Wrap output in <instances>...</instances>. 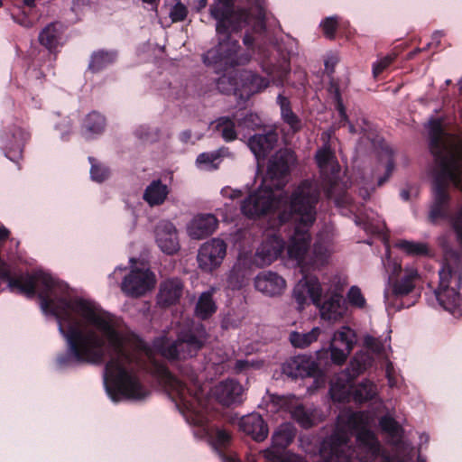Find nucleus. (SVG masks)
I'll return each instance as SVG.
<instances>
[{
    "mask_svg": "<svg viewBox=\"0 0 462 462\" xmlns=\"http://www.w3.org/2000/svg\"><path fill=\"white\" fill-rule=\"evenodd\" d=\"M41 307L53 314L59 329L67 338L75 359L100 364L106 356V343L111 352L106 365V375L118 391L129 399L141 400L148 392L135 375L134 366L143 356L152 358V351L116 316L87 300H54L40 293Z\"/></svg>",
    "mask_w": 462,
    "mask_h": 462,
    "instance_id": "nucleus-1",
    "label": "nucleus"
},
{
    "mask_svg": "<svg viewBox=\"0 0 462 462\" xmlns=\"http://www.w3.org/2000/svg\"><path fill=\"white\" fill-rule=\"evenodd\" d=\"M295 163L296 156L291 150L278 151L269 162L262 186L243 201L241 210L249 217L278 212L282 224L291 220L295 227L287 254L298 264H302L310 246L309 229L316 218L315 206L319 190L315 182L304 180L294 189L290 198L283 193L282 189L287 183L290 168Z\"/></svg>",
    "mask_w": 462,
    "mask_h": 462,
    "instance_id": "nucleus-2",
    "label": "nucleus"
},
{
    "mask_svg": "<svg viewBox=\"0 0 462 462\" xmlns=\"http://www.w3.org/2000/svg\"><path fill=\"white\" fill-rule=\"evenodd\" d=\"M210 14L217 21L216 30L219 43L216 49L204 55V62L208 65H225L232 69L217 79V88L223 93L234 92L246 98L266 88L269 85L267 79L252 71L234 69L248 63L251 60V53L238 54V42L230 38L231 32H238L249 23V14L243 9L232 10L226 2L211 6Z\"/></svg>",
    "mask_w": 462,
    "mask_h": 462,
    "instance_id": "nucleus-3",
    "label": "nucleus"
},
{
    "mask_svg": "<svg viewBox=\"0 0 462 462\" xmlns=\"http://www.w3.org/2000/svg\"><path fill=\"white\" fill-rule=\"evenodd\" d=\"M371 421L365 412L341 414L335 432L322 442L314 462H368L379 456L383 462H402L399 457L381 453L378 439L366 429Z\"/></svg>",
    "mask_w": 462,
    "mask_h": 462,
    "instance_id": "nucleus-4",
    "label": "nucleus"
},
{
    "mask_svg": "<svg viewBox=\"0 0 462 462\" xmlns=\"http://www.w3.org/2000/svg\"><path fill=\"white\" fill-rule=\"evenodd\" d=\"M430 151L435 158L433 169V201L429 218L432 223L446 219L448 215V188L462 190V138L444 132L440 120L428 125Z\"/></svg>",
    "mask_w": 462,
    "mask_h": 462,
    "instance_id": "nucleus-5",
    "label": "nucleus"
},
{
    "mask_svg": "<svg viewBox=\"0 0 462 462\" xmlns=\"http://www.w3.org/2000/svg\"><path fill=\"white\" fill-rule=\"evenodd\" d=\"M207 339L203 328L197 329L196 333L187 332L179 335L178 339L170 343L162 337L154 341L155 351L168 359H185L191 357L202 347Z\"/></svg>",
    "mask_w": 462,
    "mask_h": 462,
    "instance_id": "nucleus-6",
    "label": "nucleus"
},
{
    "mask_svg": "<svg viewBox=\"0 0 462 462\" xmlns=\"http://www.w3.org/2000/svg\"><path fill=\"white\" fill-rule=\"evenodd\" d=\"M0 277L9 280V287L11 290H16L18 292L27 297H32L35 293L37 285H42L47 290H52L55 281L47 273H40L38 275H22L16 279H10V270L7 264H0Z\"/></svg>",
    "mask_w": 462,
    "mask_h": 462,
    "instance_id": "nucleus-7",
    "label": "nucleus"
},
{
    "mask_svg": "<svg viewBox=\"0 0 462 462\" xmlns=\"http://www.w3.org/2000/svg\"><path fill=\"white\" fill-rule=\"evenodd\" d=\"M350 388L348 383H341L339 380L333 381L330 387L332 399L337 402L347 401L351 396ZM376 394V385L365 380L355 387L352 392V398L356 402H364L373 399Z\"/></svg>",
    "mask_w": 462,
    "mask_h": 462,
    "instance_id": "nucleus-8",
    "label": "nucleus"
},
{
    "mask_svg": "<svg viewBox=\"0 0 462 462\" xmlns=\"http://www.w3.org/2000/svg\"><path fill=\"white\" fill-rule=\"evenodd\" d=\"M156 276L148 268H136L125 277L122 291L132 297H141L153 290Z\"/></svg>",
    "mask_w": 462,
    "mask_h": 462,
    "instance_id": "nucleus-9",
    "label": "nucleus"
},
{
    "mask_svg": "<svg viewBox=\"0 0 462 462\" xmlns=\"http://www.w3.org/2000/svg\"><path fill=\"white\" fill-rule=\"evenodd\" d=\"M420 280L418 270L414 267H405L403 275L393 279L390 277L388 286L384 291V300L387 305L394 306V300L410 294Z\"/></svg>",
    "mask_w": 462,
    "mask_h": 462,
    "instance_id": "nucleus-10",
    "label": "nucleus"
},
{
    "mask_svg": "<svg viewBox=\"0 0 462 462\" xmlns=\"http://www.w3.org/2000/svg\"><path fill=\"white\" fill-rule=\"evenodd\" d=\"M226 254V244L220 238H213L204 243L198 253L199 267L206 273H212L223 263Z\"/></svg>",
    "mask_w": 462,
    "mask_h": 462,
    "instance_id": "nucleus-11",
    "label": "nucleus"
},
{
    "mask_svg": "<svg viewBox=\"0 0 462 462\" xmlns=\"http://www.w3.org/2000/svg\"><path fill=\"white\" fill-rule=\"evenodd\" d=\"M356 342V332L349 327H341L334 332L329 345L331 360L341 365L347 359Z\"/></svg>",
    "mask_w": 462,
    "mask_h": 462,
    "instance_id": "nucleus-12",
    "label": "nucleus"
},
{
    "mask_svg": "<svg viewBox=\"0 0 462 462\" xmlns=\"http://www.w3.org/2000/svg\"><path fill=\"white\" fill-rule=\"evenodd\" d=\"M343 291V285L337 281L335 285L334 291L330 296L327 298L322 303L319 301V305H316L319 310L320 318L326 321L336 323L343 319L347 313V306L341 291Z\"/></svg>",
    "mask_w": 462,
    "mask_h": 462,
    "instance_id": "nucleus-13",
    "label": "nucleus"
},
{
    "mask_svg": "<svg viewBox=\"0 0 462 462\" xmlns=\"http://www.w3.org/2000/svg\"><path fill=\"white\" fill-rule=\"evenodd\" d=\"M322 294V288L317 278L303 277L293 289V298L298 304V310H301L311 301L319 305Z\"/></svg>",
    "mask_w": 462,
    "mask_h": 462,
    "instance_id": "nucleus-14",
    "label": "nucleus"
},
{
    "mask_svg": "<svg viewBox=\"0 0 462 462\" xmlns=\"http://www.w3.org/2000/svg\"><path fill=\"white\" fill-rule=\"evenodd\" d=\"M284 249L283 240L277 235H269L258 247L254 261L260 266L269 265Z\"/></svg>",
    "mask_w": 462,
    "mask_h": 462,
    "instance_id": "nucleus-15",
    "label": "nucleus"
},
{
    "mask_svg": "<svg viewBox=\"0 0 462 462\" xmlns=\"http://www.w3.org/2000/svg\"><path fill=\"white\" fill-rule=\"evenodd\" d=\"M218 220L212 214L195 216L187 227L188 235L193 239H203L212 235L217 228Z\"/></svg>",
    "mask_w": 462,
    "mask_h": 462,
    "instance_id": "nucleus-16",
    "label": "nucleus"
},
{
    "mask_svg": "<svg viewBox=\"0 0 462 462\" xmlns=\"http://www.w3.org/2000/svg\"><path fill=\"white\" fill-rule=\"evenodd\" d=\"M156 243L161 250L168 254H173L180 249L177 230L172 223L162 222L155 230Z\"/></svg>",
    "mask_w": 462,
    "mask_h": 462,
    "instance_id": "nucleus-17",
    "label": "nucleus"
},
{
    "mask_svg": "<svg viewBox=\"0 0 462 462\" xmlns=\"http://www.w3.org/2000/svg\"><path fill=\"white\" fill-rule=\"evenodd\" d=\"M243 392L242 385L235 380L223 381L212 390L214 397L224 406L240 402Z\"/></svg>",
    "mask_w": 462,
    "mask_h": 462,
    "instance_id": "nucleus-18",
    "label": "nucleus"
},
{
    "mask_svg": "<svg viewBox=\"0 0 462 462\" xmlns=\"http://www.w3.org/2000/svg\"><path fill=\"white\" fill-rule=\"evenodd\" d=\"M254 287L265 295L277 296L284 291L286 282L276 273L262 272L254 279Z\"/></svg>",
    "mask_w": 462,
    "mask_h": 462,
    "instance_id": "nucleus-19",
    "label": "nucleus"
},
{
    "mask_svg": "<svg viewBox=\"0 0 462 462\" xmlns=\"http://www.w3.org/2000/svg\"><path fill=\"white\" fill-rule=\"evenodd\" d=\"M184 291L183 282L178 278H171L160 284L157 296L158 304L163 307L174 305L179 302Z\"/></svg>",
    "mask_w": 462,
    "mask_h": 462,
    "instance_id": "nucleus-20",
    "label": "nucleus"
},
{
    "mask_svg": "<svg viewBox=\"0 0 462 462\" xmlns=\"http://www.w3.org/2000/svg\"><path fill=\"white\" fill-rule=\"evenodd\" d=\"M239 427L246 435L252 437L255 441H263L268 436V426L262 416L257 413H251L241 418Z\"/></svg>",
    "mask_w": 462,
    "mask_h": 462,
    "instance_id": "nucleus-21",
    "label": "nucleus"
},
{
    "mask_svg": "<svg viewBox=\"0 0 462 462\" xmlns=\"http://www.w3.org/2000/svg\"><path fill=\"white\" fill-rule=\"evenodd\" d=\"M321 174L329 181H333L339 171V165L333 151L328 144L318 150L315 156Z\"/></svg>",
    "mask_w": 462,
    "mask_h": 462,
    "instance_id": "nucleus-22",
    "label": "nucleus"
},
{
    "mask_svg": "<svg viewBox=\"0 0 462 462\" xmlns=\"http://www.w3.org/2000/svg\"><path fill=\"white\" fill-rule=\"evenodd\" d=\"M278 142V134L274 132H269L265 134H255L248 141L250 150L255 155L257 160L263 159L267 153L272 151Z\"/></svg>",
    "mask_w": 462,
    "mask_h": 462,
    "instance_id": "nucleus-23",
    "label": "nucleus"
},
{
    "mask_svg": "<svg viewBox=\"0 0 462 462\" xmlns=\"http://www.w3.org/2000/svg\"><path fill=\"white\" fill-rule=\"evenodd\" d=\"M64 26L59 22L47 24L39 33V42L50 51L55 50L60 43Z\"/></svg>",
    "mask_w": 462,
    "mask_h": 462,
    "instance_id": "nucleus-24",
    "label": "nucleus"
},
{
    "mask_svg": "<svg viewBox=\"0 0 462 462\" xmlns=\"http://www.w3.org/2000/svg\"><path fill=\"white\" fill-rule=\"evenodd\" d=\"M281 406L289 411L292 416L302 427L310 428L312 426L310 416L304 410L299 399L295 396H284L281 398Z\"/></svg>",
    "mask_w": 462,
    "mask_h": 462,
    "instance_id": "nucleus-25",
    "label": "nucleus"
},
{
    "mask_svg": "<svg viewBox=\"0 0 462 462\" xmlns=\"http://www.w3.org/2000/svg\"><path fill=\"white\" fill-rule=\"evenodd\" d=\"M288 374L293 377H305L312 375L316 369L317 365L308 356H299L291 359L287 365Z\"/></svg>",
    "mask_w": 462,
    "mask_h": 462,
    "instance_id": "nucleus-26",
    "label": "nucleus"
},
{
    "mask_svg": "<svg viewBox=\"0 0 462 462\" xmlns=\"http://www.w3.org/2000/svg\"><path fill=\"white\" fill-rule=\"evenodd\" d=\"M215 291L216 289L211 288L209 291L202 292L199 297L195 308V314L198 318L206 319L216 312L217 305L212 298Z\"/></svg>",
    "mask_w": 462,
    "mask_h": 462,
    "instance_id": "nucleus-27",
    "label": "nucleus"
},
{
    "mask_svg": "<svg viewBox=\"0 0 462 462\" xmlns=\"http://www.w3.org/2000/svg\"><path fill=\"white\" fill-rule=\"evenodd\" d=\"M295 437V429L290 423H283L279 426L273 434V446L270 448H285L293 440Z\"/></svg>",
    "mask_w": 462,
    "mask_h": 462,
    "instance_id": "nucleus-28",
    "label": "nucleus"
},
{
    "mask_svg": "<svg viewBox=\"0 0 462 462\" xmlns=\"http://www.w3.org/2000/svg\"><path fill=\"white\" fill-rule=\"evenodd\" d=\"M168 188L160 180L152 181L145 189L143 199L150 205H161L166 199Z\"/></svg>",
    "mask_w": 462,
    "mask_h": 462,
    "instance_id": "nucleus-29",
    "label": "nucleus"
},
{
    "mask_svg": "<svg viewBox=\"0 0 462 462\" xmlns=\"http://www.w3.org/2000/svg\"><path fill=\"white\" fill-rule=\"evenodd\" d=\"M321 334V328H313L307 333L291 332L290 334V341L295 347L304 348L316 342Z\"/></svg>",
    "mask_w": 462,
    "mask_h": 462,
    "instance_id": "nucleus-30",
    "label": "nucleus"
},
{
    "mask_svg": "<svg viewBox=\"0 0 462 462\" xmlns=\"http://www.w3.org/2000/svg\"><path fill=\"white\" fill-rule=\"evenodd\" d=\"M277 101L281 106L282 117L283 121L290 125L293 132H298L301 127V124L298 116L291 109L288 98L279 95Z\"/></svg>",
    "mask_w": 462,
    "mask_h": 462,
    "instance_id": "nucleus-31",
    "label": "nucleus"
},
{
    "mask_svg": "<svg viewBox=\"0 0 462 462\" xmlns=\"http://www.w3.org/2000/svg\"><path fill=\"white\" fill-rule=\"evenodd\" d=\"M396 246L411 256H426L430 254L429 245L424 242L401 240Z\"/></svg>",
    "mask_w": 462,
    "mask_h": 462,
    "instance_id": "nucleus-32",
    "label": "nucleus"
},
{
    "mask_svg": "<svg viewBox=\"0 0 462 462\" xmlns=\"http://www.w3.org/2000/svg\"><path fill=\"white\" fill-rule=\"evenodd\" d=\"M116 55L115 52L99 51L92 55L89 63V69L94 71H99L116 60Z\"/></svg>",
    "mask_w": 462,
    "mask_h": 462,
    "instance_id": "nucleus-33",
    "label": "nucleus"
},
{
    "mask_svg": "<svg viewBox=\"0 0 462 462\" xmlns=\"http://www.w3.org/2000/svg\"><path fill=\"white\" fill-rule=\"evenodd\" d=\"M263 456L267 462H305V460L293 453H281L273 448H267L263 451Z\"/></svg>",
    "mask_w": 462,
    "mask_h": 462,
    "instance_id": "nucleus-34",
    "label": "nucleus"
},
{
    "mask_svg": "<svg viewBox=\"0 0 462 462\" xmlns=\"http://www.w3.org/2000/svg\"><path fill=\"white\" fill-rule=\"evenodd\" d=\"M216 130L226 142L234 141L236 138L235 122L229 117H220L216 121Z\"/></svg>",
    "mask_w": 462,
    "mask_h": 462,
    "instance_id": "nucleus-35",
    "label": "nucleus"
},
{
    "mask_svg": "<svg viewBox=\"0 0 462 462\" xmlns=\"http://www.w3.org/2000/svg\"><path fill=\"white\" fill-rule=\"evenodd\" d=\"M380 426L382 430L389 435L393 443L400 440L402 430L394 419L388 416L383 417L380 420Z\"/></svg>",
    "mask_w": 462,
    "mask_h": 462,
    "instance_id": "nucleus-36",
    "label": "nucleus"
},
{
    "mask_svg": "<svg viewBox=\"0 0 462 462\" xmlns=\"http://www.w3.org/2000/svg\"><path fill=\"white\" fill-rule=\"evenodd\" d=\"M221 158V154L218 151L211 152H202L196 160L197 164L206 170H216L218 167V163Z\"/></svg>",
    "mask_w": 462,
    "mask_h": 462,
    "instance_id": "nucleus-37",
    "label": "nucleus"
},
{
    "mask_svg": "<svg viewBox=\"0 0 462 462\" xmlns=\"http://www.w3.org/2000/svg\"><path fill=\"white\" fill-rule=\"evenodd\" d=\"M373 358L365 353L356 354L350 365L353 371V375H358L372 365Z\"/></svg>",
    "mask_w": 462,
    "mask_h": 462,
    "instance_id": "nucleus-38",
    "label": "nucleus"
},
{
    "mask_svg": "<svg viewBox=\"0 0 462 462\" xmlns=\"http://www.w3.org/2000/svg\"><path fill=\"white\" fill-rule=\"evenodd\" d=\"M105 126L104 117L97 113H90L85 121V127L91 133H100Z\"/></svg>",
    "mask_w": 462,
    "mask_h": 462,
    "instance_id": "nucleus-39",
    "label": "nucleus"
},
{
    "mask_svg": "<svg viewBox=\"0 0 462 462\" xmlns=\"http://www.w3.org/2000/svg\"><path fill=\"white\" fill-rule=\"evenodd\" d=\"M164 377H165V383L169 385V387L176 391L178 395L181 399H185L186 393L189 392L186 385L178 378L173 376L171 374H170L168 371H164Z\"/></svg>",
    "mask_w": 462,
    "mask_h": 462,
    "instance_id": "nucleus-40",
    "label": "nucleus"
},
{
    "mask_svg": "<svg viewBox=\"0 0 462 462\" xmlns=\"http://www.w3.org/2000/svg\"><path fill=\"white\" fill-rule=\"evenodd\" d=\"M347 300L353 307L363 309L366 305V300L357 286H352L347 292Z\"/></svg>",
    "mask_w": 462,
    "mask_h": 462,
    "instance_id": "nucleus-41",
    "label": "nucleus"
},
{
    "mask_svg": "<svg viewBox=\"0 0 462 462\" xmlns=\"http://www.w3.org/2000/svg\"><path fill=\"white\" fill-rule=\"evenodd\" d=\"M364 346L376 355H382L385 351L384 343L370 335L364 337Z\"/></svg>",
    "mask_w": 462,
    "mask_h": 462,
    "instance_id": "nucleus-42",
    "label": "nucleus"
},
{
    "mask_svg": "<svg viewBox=\"0 0 462 462\" xmlns=\"http://www.w3.org/2000/svg\"><path fill=\"white\" fill-rule=\"evenodd\" d=\"M337 23V19L335 16L328 17L321 23L320 26L327 38H334Z\"/></svg>",
    "mask_w": 462,
    "mask_h": 462,
    "instance_id": "nucleus-43",
    "label": "nucleus"
},
{
    "mask_svg": "<svg viewBox=\"0 0 462 462\" xmlns=\"http://www.w3.org/2000/svg\"><path fill=\"white\" fill-rule=\"evenodd\" d=\"M395 59L394 54H389L379 60H377L373 65V74L374 77H378L379 74H381Z\"/></svg>",
    "mask_w": 462,
    "mask_h": 462,
    "instance_id": "nucleus-44",
    "label": "nucleus"
},
{
    "mask_svg": "<svg viewBox=\"0 0 462 462\" xmlns=\"http://www.w3.org/2000/svg\"><path fill=\"white\" fill-rule=\"evenodd\" d=\"M188 14V10L184 5L181 3H177L170 12V17L172 22H180L183 21Z\"/></svg>",
    "mask_w": 462,
    "mask_h": 462,
    "instance_id": "nucleus-45",
    "label": "nucleus"
},
{
    "mask_svg": "<svg viewBox=\"0 0 462 462\" xmlns=\"http://www.w3.org/2000/svg\"><path fill=\"white\" fill-rule=\"evenodd\" d=\"M91 163L92 166L90 173L92 179L97 181H103L108 176L107 170L101 165L93 163V160H91Z\"/></svg>",
    "mask_w": 462,
    "mask_h": 462,
    "instance_id": "nucleus-46",
    "label": "nucleus"
},
{
    "mask_svg": "<svg viewBox=\"0 0 462 462\" xmlns=\"http://www.w3.org/2000/svg\"><path fill=\"white\" fill-rule=\"evenodd\" d=\"M231 435L226 430H217L215 434V442L219 447H225L229 443Z\"/></svg>",
    "mask_w": 462,
    "mask_h": 462,
    "instance_id": "nucleus-47",
    "label": "nucleus"
},
{
    "mask_svg": "<svg viewBox=\"0 0 462 462\" xmlns=\"http://www.w3.org/2000/svg\"><path fill=\"white\" fill-rule=\"evenodd\" d=\"M314 253H315V263H322L325 260V257L329 254V250L328 248H322L319 245L314 246Z\"/></svg>",
    "mask_w": 462,
    "mask_h": 462,
    "instance_id": "nucleus-48",
    "label": "nucleus"
},
{
    "mask_svg": "<svg viewBox=\"0 0 462 462\" xmlns=\"http://www.w3.org/2000/svg\"><path fill=\"white\" fill-rule=\"evenodd\" d=\"M234 369L236 373H242L249 370V359L236 360L234 365Z\"/></svg>",
    "mask_w": 462,
    "mask_h": 462,
    "instance_id": "nucleus-49",
    "label": "nucleus"
},
{
    "mask_svg": "<svg viewBox=\"0 0 462 462\" xmlns=\"http://www.w3.org/2000/svg\"><path fill=\"white\" fill-rule=\"evenodd\" d=\"M222 195L231 199H236L241 197V191L232 189L230 188H225L222 189Z\"/></svg>",
    "mask_w": 462,
    "mask_h": 462,
    "instance_id": "nucleus-50",
    "label": "nucleus"
},
{
    "mask_svg": "<svg viewBox=\"0 0 462 462\" xmlns=\"http://www.w3.org/2000/svg\"><path fill=\"white\" fill-rule=\"evenodd\" d=\"M385 166L387 169V171L390 173L393 170V154L391 151H385Z\"/></svg>",
    "mask_w": 462,
    "mask_h": 462,
    "instance_id": "nucleus-51",
    "label": "nucleus"
},
{
    "mask_svg": "<svg viewBox=\"0 0 462 462\" xmlns=\"http://www.w3.org/2000/svg\"><path fill=\"white\" fill-rule=\"evenodd\" d=\"M264 365V362L260 359H249V369H259L263 367Z\"/></svg>",
    "mask_w": 462,
    "mask_h": 462,
    "instance_id": "nucleus-52",
    "label": "nucleus"
},
{
    "mask_svg": "<svg viewBox=\"0 0 462 462\" xmlns=\"http://www.w3.org/2000/svg\"><path fill=\"white\" fill-rule=\"evenodd\" d=\"M10 235V232L5 226H0V243L6 240Z\"/></svg>",
    "mask_w": 462,
    "mask_h": 462,
    "instance_id": "nucleus-53",
    "label": "nucleus"
},
{
    "mask_svg": "<svg viewBox=\"0 0 462 462\" xmlns=\"http://www.w3.org/2000/svg\"><path fill=\"white\" fill-rule=\"evenodd\" d=\"M336 63V60H333L330 63L329 60H327L325 63L326 70H328L329 73H332L334 71V65Z\"/></svg>",
    "mask_w": 462,
    "mask_h": 462,
    "instance_id": "nucleus-54",
    "label": "nucleus"
},
{
    "mask_svg": "<svg viewBox=\"0 0 462 462\" xmlns=\"http://www.w3.org/2000/svg\"><path fill=\"white\" fill-rule=\"evenodd\" d=\"M338 110H339V114L341 116L342 118L346 119V111H345V108L342 105V103H338Z\"/></svg>",
    "mask_w": 462,
    "mask_h": 462,
    "instance_id": "nucleus-55",
    "label": "nucleus"
},
{
    "mask_svg": "<svg viewBox=\"0 0 462 462\" xmlns=\"http://www.w3.org/2000/svg\"><path fill=\"white\" fill-rule=\"evenodd\" d=\"M225 462H241L236 456H229L225 457Z\"/></svg>",
    "mask_w": 462,
    "mask_h": 462,
    "instance_id": "nucleus-56",
    "label": "nucleus"
},
{
    "mask_svg": "<svg viewBox=\"0 0 462 462\" xmlns=\"http://www.w3.org/2000/svg\"><path fill=\"white\" fill-rule=\"evenodd\" d=\"M24 5L26 6H33L34 5V0H20Z\"/></svg>",
    "mask_w": 462,
    "mask_h": 462,
    "instance_id": "nucleus-57",
    "label": "nucleus"
},
{
    "mask_svg": "<svg viewBox=\"0 0 462 462\" xmlns=\"http://www.w3.org/2000/svg\"><path fill=\"white\" fill-rule=\"evenodd\" d=\"M402 271V265L400 263H395L393 264V273L401 272Z\"/></svg>",
    "mask_w": 462,
    "mask_h": 462,
    "instance_id": "nucleus-58",
    "label": "nucleus"
},
{
    "mask_svg": "<svg viewBox=\"0 0 462 462\" xmlns=\"http://www.w3.org/2000/svg\"><path fill=\"white\" fill-rule=\"evenodd\" d=\"M387 375H388V381H389L390 386H393L394 385V382L393 381V379L390 376V367L389 366L387 368Z\"/></svg>",
    "mask_w": 462,
    "mask_h": 462,
    "instance_id": "nucleus-59",
    "label": "nucleus"
},
{
    "mask_svg": "<svg viewBox=\"0 0 462 462\" xmlns=\"http://www.w3.org/2000/svg\"><path fill=\"white\" fill-rule=\"evenodd\" d=\"M442 35H443V34H442L441 32H435V33L433 34V38H434V39H436V40H438V42H439V39L442 37Z\"/></svg>",
    "mask_w": 462,
    "mask_h": 462,
    "instance_id": "nucleus-60",
    "label": "nucleus"
},
{
    "mask_svg": "<svg viewBox=\"0 0 462 462\" xmlns=\"http://www.w3.org/2000/svg\"><path fill=\"white\" fill-rule=\"evenodd\" d=\"M199 5L200 8H204L207 5V0H199Z\"/></svg>",
    "mask_w": 462,
    "mask_h": 462,
    "instance_id": "nucleus-61",
    "label": "nucleus"
},
{
    "mask_svg": "<svg viewBox=\"0 0 462 462\" xmlns=\"http://www.w3.org/2000/svg\"><path fill=\"white\" fill-rule=\"evenodd\" d=\"M244 42L248 45V44H251V40L248 36H245V39H244Z\"/></svg>",
    "mask_w": 462,
    "mask_h": 462,
    "instance_id": "nucleus-62",
    "label": "nucleus"
},
{
    "mask_svg": "<svg viewBox=\"0 0 462 462\" xmlns=\"http://www.w3.org/2000/svg\"><path fill=\"white\" fill-rule=\"evenodd\" d=\"M247 462H255L254 457V456H248L247 457Z\"/></svg>",
    "mask_w": 462,
    "mask_h": 462,
    "instance_id": "nucleus-63",
    "label": "nucleus"
},
{
    "mask_svg": "<svg viewBox=\"0 0 462 462\" xmlns=\"http://www.w3.org/2000/svg\"><path fill=\"white\" fill-rule=\"evenodd\" d=\"M349 131H350L351 133H353V134H354V133H356V130L354 128V126H353L351 124H349Z\"/></svg>",
    "mask_w": 462,
    "mask_h": 462,
    "instance_id": "nucleus-64",
    "label": "nucleus"
}]
</instances>
